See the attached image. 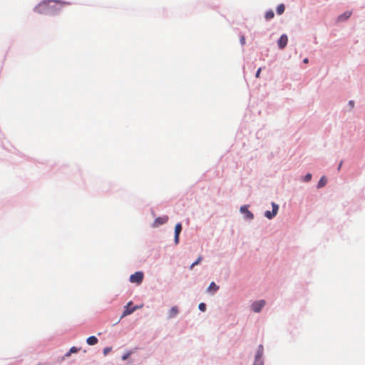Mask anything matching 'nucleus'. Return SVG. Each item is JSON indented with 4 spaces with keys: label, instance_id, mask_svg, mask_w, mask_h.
Returning <instances> with one entry per match:
<instances>
[{
    "label": "nucleus",
    "instance_id": "obj_1",
    "mask_svg": "<svg viewBox=\"0 0 365 365\" xmlns=\"http://www.w3.org/2000/svg\"><path fill=\"white\" fill-rule=\"evenodd\" d=\"M265 303L266 302L264 299L254 302L251 305V308L253 312L258 313L264 307V306L265 305Z\"/></svg>",
    "mask_w": 365,
    "mask_h": 365
},
{
    "label": "nucleus",
    "instance_id": "obj_2",
    "mask_svg": "<svg viewBox=\"0 0 365 365\" xmlns=\"http://www.w3.org/2000/svg\"><path fill=\"white\" fill-rule=\"evenodd\" d=\"M143 279V273L141 272H136L130 277V281L133 283L140 284Z\"/></svg>",
    "mask_w": 365,
    "mask_h": 365
},
{
    "label": "nucleus",
    "instance_id": "obj_3",
    "mask_svg": "<svg viewBox=\"0 0 365 365\" xmlns=\"http://www.w3.org/2000/svg\"><path fill=\"white\" fill-rule=\"evenodd\" d=\"M272 211L270 212V211L267 210L264 213L265 217H267L268 219L273 218L277 214V212L279 210V206L275 202H272Z\"/></svg>",
    "mask_w": 365,
    "mask_h": 365
},
{
    "label": "nucleus",
    "instance_id": "obj_4",
    "mask_svg": "<svg viewBox=\"0 0 365 365\" xmlns=\"http://www.w3.org/2000/svg\"><path fill=\"white\" fill-rule=\"evenodd\" d=\"M263 354V346L262 345H259L257 349V352L256 354V359L254 365H262V361H260V359Z\"/></svg>",
    "mask_w": 365,
    "mask_h": 365
},
{
    "label": "nucleus",
    "instance_id": "obj_5",
    "mask_svg": "<svg viewBox=\"0 0 365 365\" xmlns=\"http://www.w3.org/2000/svg\"><path fill=\"white\" fill-rule=\"evenodd\" d=\"M287 42H288L287 36L286 34L282 35L277 42L279 48L281 49H283L287 46Z\"/></svg>",
    "mask_w": 365,
    "mask_h": 365
},
{
    "label": "nucleus",
    "instance_id": "obj_6",
    "mask_svg": "<svg viewBox=\"0 0 365 365\" xmlns=\"http://www.w3.org/2000/svg\"><path fill=\"white\" fill-rule=\"evenodd\" d=\"M182 230V225L180 223H178L175 227V245L179 242V235Z\"/></svg>",
    "mask_w": 365,
    "mask_h": 365
},
{
    "label": "nucleus",
    "instance_id": "obj_7",
    "mask_svg": "<svg viewBox=\"0 0 365 365\" xmlns=\"http://www.w3.org/2000/svg\"><path fill=\"white\" fill-rule=\"evenodd\" d=\"M240 211L242 213H244L246 216V218L249 219V220H252L253 219L254 217V215L253 214L248 210V208L247 206H242L241 208H240Z\"/></svg>",
    "mask_w": 365,
    "mask_h": 365
},
{
    "label": "nucleus",
    "instance_id": "obj_8",
    "mask_svg": "<svg viewBox=\"0 0 365 365\" xmlns=\"http://www.w3.org/2000/svg\"><path fill=\"white\" fill-rule=\"evenodd\" d=\"M168 220V216L158 217L155 220V225L158 226L160 225H163L166 223Z\"/></svg>",
    "mask_w": 365,
    "mask_h": 365
},
{
    "label": "nucleus",
    "instance_id": "obj_9",
    "mask_svg": "<svg viewBox=\"0 0 365 365\" xmlns=\"http://www.w3.org/2000/svg\"><path fill=\"white\" fill-rule=\"evenodd\" d=\"M131 304H132V302H129L127 304V306L125 307V310L123 312V317L129 315V314H132L135 310V309H136L135 307H132V308L130 307V305H131Z\"/></svg>",
    "mask_w": 365,
    "mask_h": 365
},
{
    "label": "nucleus",
    "instance_id": "obj_10",
    "mask_svg": "<svg viewBox=\"0 0 365 365\" xmlns=\"http://www.w3.org/2000/svg\"><path fill=\"white\" fill-rule=\"evenodd\" d=\"M351 14L352 13L350 11H345L344 14H342L338 17V21H343L347 20L351 16Z\"/></svg>",
    "mask_w": 365,
    "mask_h": 365
},
{
    "label": "nucleus",
    "instance_id": "obj_11",
    "mask_svg": "<svg viewBox=\"0 0 365 365\" xmlns=\"http://www.w3.org/2000/svg\"><path fill=\"white\" fill-rule=\"evenodd\" d=\"M51 1L49 0L48 1H43L42 3H41L37 7H36V10L41 13L42 11V10H44L46 8H47L48 6V4L51 2Z\"/></svg>",
    "mask_w": 365,
    "mask_h": 365
},
{
    "label": "nucleus",
    "instance_id": "obj_12",
    "mask_svg": "<svg viewBox=\"0 0 365 365\" xmlns=\"http://www.w3.org/2000/svg\"><path fill=\"white\" fill-rule=\"evenodd\" d=\"M178 314V309L177 307H173L169 312H168V317L169 318H173L174 317H175L177 314Z\"/></svg>",
    "mask_w": 365,
    "mask_h": 365
},
{
    "label": "nucleus",
    "instance_id": "obj_13",
    "mask_svg": "<svg viewBox=\"0 0 365 365\" xmlns=\"http://www.w3.org/2000/svg\"><path fill=\"white\" fill-rule=\"evenodd\" d=\"M98 341V340L95 336H89L86 340L87 344L91 346L96 345Z\"/></svg>",
    "mask_w": 365,
    "mask_h": 365
},
{
    "label": "nucleus",
    "instance_id": "obj_14",
    "mask_svg": "<svg viewBox=\"0 0 365 365\" xmlns=\"http://www.w3.org/2000/svg\"><path fill=\"white\" fill-rule=\"evenodd\" d=\"M218 289H219V287L217 285H216V284L215 282H212L210 283V286L208 287L207 292H217Z\"/></svg>",
    "mask_w": 365,
    "mask_h": 365
},
{
    "label": "nucleus",
    "instance_id": "obj_15",
    "mask_svg": "<svg viewBox=\"0 0 365 365\" xmlns=\"http://www.w3.org/2000/svg\"><path fill=\"white\" fill-rule=\"evenodd\" d=\"M327 180L326 178L324 176H322L318 182L317 187L319 188L324 187L327 184Z\"/></svg>",
    "mask_w": 365,
    "mask_h": 365
},
{
    "label": "nucleus",
    "instance_id": "obj_16",
    "mask_svg": "<svg viewBox=\"0 0 365 365\" xmlns=\"http://www.w3.org/2000/svg\"><path fill=\"white\" fill-rule=\"evenodd\" d=\"M285 9V6L283 4H279L277 8V13L279 15H281L284 13Z\"/></svg>",
    "mask_w": 365,
    "mask_h": 365
},
{
    "label": "nucleus",
    "instance_id": "obj_17",
    "mask_svg": "<svg viewBox=\"0 0 365 365\" xmlns=\"http://www.w3.org/2000/svg\"><path fill=\"white\" fill-rule=\"evenodd\" d=\"M78 351V349L76 346H73L70 349L69 351L65 354V357H68L72 353H77Z\"/></svg>",
    "mask_w": 365,
    "mask_h": 365
},
{
    "label": "nucleus",
    "instance_id": "obj_18",
    "mask_svg": "<svg viewBox=\"0 0 365 365\" xmlns=\"http://www.w3.org/2000/svg\"><path fill=\"white\" fill-rule=\"evenodd\" d=\"M274 16V14L273 11H272V10L266 12V14H265V19L267 20H269V19H272Z\"/></svg>",
    "mask_w": 365,
    "mask_h": 365
},
{
    "label": "nucleus",
    "instance_id": "obj_19",
    "mask_svg": "<svg viewBox=\"0 0 365 365\" xmlns=\"http://www.w3.org/2000/svg\"><path fill=\"white\" fill-rule=\"evenodd\" d=\"M201 260H202V257H201V256H200V257L197 259V260H196L195 262H194L190 265V269H193V267H194L195 265L198 264L200 262V261H201Z\"/></svg>",
    "mask_w": 365,
    "mask_h": 365
},
{
    "label": "nucleus",
    "instance_id": "obj_20",
    "mask_svg": "<svg viewBox=\"0 0 365 365\" xmlns=\"http://www.w3.org/2000/svg\"><path fill=\"white\" fill-rule=\"evenodd\" d=\"M131 354H132V351H128L127 353H125V354H123L122 356V359L123 360L128 359Z\"/></svg>",
    "mask_w": 365,
    "mask_h": 365
},
{
    "label": "nucleus",
    "instance_id": "obj_21",
    "mask_svg": "<svg viewBox=\"0 0 365 365\" xmlns=\"http://www.w3.org/2000/svg\"><path fill=\"white\" fill-rule=\"evenodd\" d=\"M199 309L202 312H205L206 310V305L205 303H200L198 306Z\"/></svg>",
    "mask_w": 365,
    "mask_h": 365
},
{
    "label": "nucleus",
    "instance_id": "obj_22",
    "mask_svg": "<svg viewBox=\"0 0 365 365\" xmlns=\"http://www.w3.org/2000/svg\"><path fill=\"white\" fill-rule=\"evenodd\" d=\"M112 348L111 347H106L103 349V354L106 356L110 351Z\"/></svg>",
    "mask_w": 365,
    "mask_h": 365
},
{
    "label": "nucleus",
    "instance_id": "obj_23",
    "mask_svg": "<svg viewBox=\"0 0 365 365\" xmlns=\"http://www.w3.org/2000/svg\"><path fill=\"white\" fill-rule=\"evenodd\" d=\"M312 179V175L310 173H308L304 177V181L309 182Z\"/></svg>",
    "mask_w": 365,
    "mask_h": 365
},
{
    "label": "nucleus",
    "instance_id": "obj_24",
    "mask_svg": "<svg viewBox=\"0 0 365 365\" xmlns=\"http://www.w3.org/2000/svg\"><path fill=\"white\" fill-rule=\"evenodd\" d=\"M240 43L242 45H245V38L244 36H242L240 37Z\"/></svg>",
    "mask_w": 365,
    "mask_h": 365
},
{
    "label": "nucleus",
    "instance_id": "obj_25",
    "mask_svg": "<svg viewBox=\"0 0 365 365\" xmlns=\"http://www.w3.org/2000/svg\"><path fill=\"white\" fill-rule=\"evenodd\" d=\"M261 71H262V68H259L257 70V73H256V75H255L256 78H259V76H260V73H261Z\"/></svg>",
    "mask_w": 365,
    "mask_h": 365
},
{
    "label": "nucleus",
    "instance_id": "obj_26",
    "mask_svg": "<svg viewBox=\"0 0 365 365\" xmlns=\"http://www.w3.org/2000/svg\"><path fill=\"white\" fill-rule=\"evenodd\" d=\"M349 105L350 106V107L351 108H353L354 107V101H349Z\"/></svg>",
    "mask_w": 365,
    "mask_h": 365
},
{
    "label": "nucleus",
    "instance_id": "obj_27",
    "mask_svg": "<svg viewBox=\"0 0 365 365\" xmlns=\"http://www.w3.org/2000/svg\"><path fill=\"white\" fill-rule=\"evenodd\" d=\"M56 2L60 3V4H62V5H63H63H65V4H69L68 3L62 2V1H57Z\"/></svg>",
    "mask_w": 365,
    "mask_h": 365
},
{
    "label": "nucleus",
    "instance_id": "obj_28",
    "mask_svg": "<svg viewBox=\"0 0 365 365\" xmlns=\"http://www.w3.org/2000/svg\"><path fill=\"white\" fill-rule=\"evenodd\" d=\"M308 61H309L308 58H304V59L303 60V62H304V63H308Z\"/></svg>",
    "mask_w": 365,
    "mask_h": 365
},
{
    "label": "nucleus",
    "instance_id": "obj_29",
    "mask_svg": "<svg viewBox=\"0 0 365 365\" xmlns=\"http://www.w3.org/2000/svg\"><path fill=\"white\" fill-rule=\"evenodd\" d=\"M341 165H342V162L340 163L339 167H338V170H340L341 169Z\"/></svg>",
    "mask_w": 365,
    "mask_h": 365
}]
</instances>
